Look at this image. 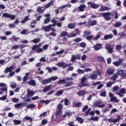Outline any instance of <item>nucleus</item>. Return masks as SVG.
I'll return each mask as SVG.
<instances>
[{
    "mask_svg": "<svg viewBox=\"0 0 126 126\" xmlns=\"http://www.w3.org/2000/svg\"><path fill=\"white\" fill-rule=\"evenodd\" d=\"M40 103H41V104H46V105H48L49 104V103H50V100H44V99H41L40 101Z\"/></svg>",
    "mask_w": 126,
    "mask_h": 126,
    "instance_id": "27",
    "label": "nucleus"
},
{
    "mask_svg": "<svg viewBox=\"0 0 126 126\" xmlns=\"http://www.w3.org/2000/svg\"><path fill=\"white\" fill-rule=\"evenodd\" d=\"M77 72L80 74H82L85 72V71H84V70H82L81 69L78 68L77 70Z\"/></svg>",
    "mask_w": 126,
    "mask_h": 126,
    "instance_id": "49",
    "label": "nucleus"
},
{
    "mask_svg": "<svg viewBox=\"0 0 126 126\" xmlns=\"http://www.w3.org/2000/svg\"><path fill=\"white\" fill-rule=\"evenodd\" d=\"M86 39L88 40V41H91V40L93 39V35H90L86 37Z\"/></svg>",
    "mask_w": 126,
    "mask_h": 126,
    "instance_id": "56",
    "label": "nucleus"
},
{
    "mask_svg": "<svg viewBox=\"0 0 126 126\" xmlns=\"http://www.w3.org/2000/svg\"><path fill=\"white\" fill-rule=\"evenodd\" d=\"M24 120H25L26 121H30V123H32V122H33V119H32V118L29 116H25L24 118Z\"/></svg>",
    "mask_w": 126,
    "mask_h": 126,
    "instance_id": "39",
    "label": "nucleus"
},
{
    "mask_svg": "<svg viewBox=\"0 0 126 126\" xmlns=\"http://www.w3.org/2000/svg\"><path fill=\"white\" fill-rule=\"evenodd\" d=\"M76 121L78 122V123H79V124H81L84 123V120L79 116L76 117Z\"/></svg>",
    "mask_w": 126,
    "mask_h": 126,
    "instance_id": "17",
    "label": "nucleus"
},
{
    "mask_svg": "<svg viewBox=\"0 0 126 126\" xmlns=\"http://www.w3.org/2000/svg\"><path fill=\"white\" fill-rule=\"evenodd\" d=\"M125 73V70H119L117 73V75H120L121 77L123 76V74Z\"/></svg>",
    "mask_w": 126,
    "mask_h": 126,
    "instance_id": "41",
    "label": "nucleus"
},
{
    "mask_svg": "<svg viewBox=\"0 0 126 126\" xmlns=\"http://www.w3.org/2000/svg\"><path fill=\"white\" fill-rule=\"evenodd\" d=\"M116 49L117 51H120L123 49V46L121 45H117L116 46Z\"/></svg>",
    "mask_w": 126,
    "mask_h": 126,
    "instance_id": "52",
    "label": "nucleus"
},
{
    "mask_svg": "<svg viewBox=\"0 0 126 126\" xmlns=\"http://www.w3.org/2000/svg\"><path fill=\"white\" fill-rule=\"evenodd\" d=\"M119 100L117 99V97L113 96V97H111L110 98V102H114V103H118L119 102Z\"/></svg>",
    "mask_w": 126,
    "mask_h": 126,
    "instance_id": "30",
    "label": "nucleus"
},
{
    "mask_svg": "<svg viewBox=\"0 0 126 126\" xmlns=\"http://www.w3.org/2000/svg\"><path fill=\"white\" fill-rule=\"evenodd\" d=\"M97 59L99 62H101L102 63L105 62V60H104V58L103 57L98 56L97 57Z\"/></svg>",
    "mask_w": 126,
    "mask_h": 126,
    "instance_id": "53",
    "label": "nucleus"
},
{
    "mask_svg": "<svg viewBox=\"0 0 126 126\" xmlns=\"http://www.w3.org/2000/svg\"><path fill=\"white\" fill-rule=\"evenodd\" d=\"M86 8V5L83 4L79 6L78 7V11L80 12H82L85 10V9Z\"/></svg>",
    "mask_w": 126,
    "mask_h": 126,
    "instance_id": "11",
    "label": "nucleus"
},
{
    "mask_svg": "<svg viewBox=\"0 0 126 126\" xmlns=\"http://www.w3.org/2000/svg\"><path fill=\"white\" fill-rule=\"evenodd\" d=\"M98 76L96 74H93L89 76V78L90 79H92L93 80H95V79H97Z\"/></svg>",
    "mask_w": 126,
    "mask_h": 126,
    "instance_id": "19",
    "label": "nucleus"
},
{
    "mask_svg": "<svg viewBox=\"0 0 126 126\" xmlns=\"http://www.w3.org/2000/svg\"><path fill=\"white\" fill-rule=\"evenodd\" d=\"M106 49L107 50V51H108V53L109 54L111 53H113V48H112L110 46H106Z\"/></svg>",
    "mask_w": 126,
    "mask_h": 126,
    "instance_id": "37",
    "label": "nucleus"
},
{
    "mask_svg": "<svg viewBox=\"0 0 126 126\" xmlns=\"http://www.w3.org/2000/svg\"><path fill=\"white\" fill-rule=\"evenodd\" d=\"M53 3H54L53 1H50L48 4H47L45 5V8H48V7H50V6H52V5H53Z\"/></svg>",
    "mask_w": 126,
    "mask_h": 126,
    "instance_id": "42",
    "label": "nucleus"
},
{
    "mask_svg": "<svg viewBox=\"0 0 126 126\" xmlns=\"http://www.w3.org/2000/svg\"><path fill=\"white\" fill-rule=\"evenodd\" d=\"M88 5H90L92 8L94 9H96L97 8H99L100 5L98 4H95L94 3L92 2V1H88L87 2Z\"/></svg>",
    "mask_w": 126,
    "mask_h": 126,
    "instance_id": "8",
    "label": "nucleus"
},
{
    "mask_svg": "<svg viewBox=\"0 0 126 126\" xmlns=\"http://www.w3.org/2000/svg\"><path fill=\"white\" fill-rule=\"evenodd\" d=\"M29 85H31L32 86H36V81L34 80H31L28 82Z\"/></svg>",
    "mask_w": 126,
    "mask_h": 126,
    "instance_id": "21",
    "label": "nucleus"
},
{
    "mask_svg": "<svg viewBox=\"0 0 126 126\" xmlns=\"http://www.w3.org/2000/svg\"><path fill=\"white\" fill-rule=\"evenodd\" d=\"M4 92H7V88L4 87L3 88H0V94L2 95Z\"/></svg>",
    "mask_w": 126,
    "mask_h": 126,
    "instance_id": "22",
    "label": "nucleus"
},
{
    "mask_svg": "<svg viewBox=\"0 0 126 126\" xmlns=\"http://www.w3.org/2000/svg\"><path fill=\"white\" fill-rule=\"evenodd\" d=\"M22 106V103H18L14 105L15 108H20Z\"/></svg>",
    "mask_w": 126,
    "mask_h": 126,
    "instance_id": "64",
    "label": "nucleus"
},
{
    "mask_svg": "<svg viewBox=\"0 0 126 126\" xmlns=\"http://www.w3.org/2000/svg\"><path fill=\"white\" fill-rule=\"evenodd\" d=\"M29 20V16H26L24 18V19L22 20L20 23H25V22H27Z\"/></svg>",
    "mask_w": 126,
    "mask_h": 126,
    "instance_id": "33",
    "label": "nucleus"
},
{
    "mask_svg": "<svg viewBox=\"0 0 126 126\" xmlns=\"http://www.w3.org/2000/svg\"><path fill=\"white\" fill-rule=\"evenodd\" d=\"M100 118L99 117H91L90 120L93 121L94 122H98Z\"/></svg>",
    "mask_w": 126,
    "mask_h": 126,
    "instance_id": "34",
    "label": "nucleus"
},
{
    "mask_svg": "<svg viewBox=\"0 0 126 126\" xmlns=\"http://www.w3.org/2000/svg\"><path fill=\"white\" fill-rule=\"evenodd\" d=\"M103 45L101 43H96L94 46H93V48L94 51H99L102 49V46Z\"/></svg>",
    "mask_w": 126,
    "mask_h": 126,
    "instance_id": "9",
    "label": "nucleus"
},
{
    "mask_svg": "<svg viewBox=\"0 0 126 126\" xmlns=\"http://www.w3.org/2000/svg\"><path fill=\"white\" fill-rule=\"evenodd\" d=\"M124 62V60L122 59H120L118 61H116L113 63V64L115 65V66H119V65H121L122 64V63Z\"/></svg>",
    "mask_w": 126,
    "mask_h": 126,
    "instance_id": "10",
    "label": "nucleus"
},
{
    "mask_svg": "<svg viewBox=\"0 0 126 126\" xmlns=\"http://www.w3.org/2000/svg\"><path fill=\"white\" fill-rule=\"evenodd\" d=\"M50 21H51V18H46L44 19V24H48V23H49Z\"/></svg>",
    "mask_w": 126,
    "mask_h": 126,
    "instance_id": "48",
    "label": "nucleus"
},
{
    "mask_svg": "<svg viewBox=\"0 0 126 126\" xmlns=\"http://www.w3.org/2000/svg\"><path fill=\"white\" fill-rule=\"evenodd\" d=\"M32 51H33V52H35V51H37L38 50V45L35 44L33 45L32 48Z\"/></svg>",
    "mask_w": 126,
    "mask_h": 126,
    "instance_id": "46",
    "label": "nucleus"
},
{
    "mask_svg": "<svg viewBox=\"0 0 126 126\" xmlns=\"http://www.w3.org/2000/svg\"><path fill=\"white\" fill-rule=\"evenodd\" d=\"M75 60H76V57L75 55H73L71 58V62H75Z\"/></svg>",
    "mask_w": 126,
    "mask_h": 126,
    "instance_id": "61",
    "label": "nucleus"
},
{
    "mask_svg": "<svg viewBox=\"0 0 126 126\" xmlns=\"http://www.w3.org/2000/svg\"><path fill=\"white\" fill-rule=\"evenodd\" d=\"M65 36H68V33L65 31H63L60 34V37H65Z\"/></svg>",
    "mask_w": 126,
    "mask_h": 126,
    "instance_id": "26",
    "label": "nucleus"
},
{
    "mask_svg": "<svg viewBox=\"0 0 126 126\" xmlns=\"http://www.w3.org/2000/svg\"><path fill=\"white\" fill-rule=\"evenodd\" d=\"M51 89H52V88H51V85L46 86L44 87L42 92L44 93H46V92H49V91H50Z\"/></svg>",
    "mask_w": 126,
    "mask_h": 126,
    "instance_id": "13",
    "label": "nucleus"
},
{
    "mask_svg": "<svg viewBox=\"0 0 126 126\" xmlns=\"http://www.w3.org/2000/svg\"><path fill=\"white\" fill-rule=\"evenodd\" d=\"M64 105H65V106H68V103H69V101L68 100V99L65 98L64 99Z\"/></svg>",
    "mask_w": 126,
    "mask_h": 126,
    "instance_id": "60",
    "label": "nucleus"
},
{
    "mask_svg": "<svg viewBox=\"0 0 126 126\" xmlns=\"http://www.w3.org/2000/svg\"><path fill=\"white\" fill-rule=\"evenodd\" d=\"M77 94L79 96H84L85 95V91L82 90L77 93Z\"/></svg>",
    "mask_w": 126,
    "mask_h": 126,
    "instance_id": "20",
    "label": "nucleus"
},
{
    "mask_svg": "<svg viewBox=\"0 0 126 126\" xmlns=\"http://www.w3.org/2000/svg\"><path fill=\"white\" fill-rule=\"evenodd\" d=\"M87 79L85 77H83L81 80V83L78 84L79 87L80 88H82V87H86V86H89V82H86Z\"/></svg>",
    "mask_w": 126,
    "mask_h": 126,
    "instance_id": "3",
    "label": "nucleus"
},
{
    "mask_svg": "<svg viewBox=\"0 0 126 126\" xmlns=\"http://www.w3.org/2000/svg\"><path fill=\"white\" fill-rule=\"evenodd\" d=\"M122 26V22H117L114 25V27H121Z\"/></svg>",
    "mask_w": 126,
    "mask_h": 126,
    "instance_id": "45",
    "label": "nucleus"
},
{
    "mask_svg": "<svg viewBox=\"0 0 126 126\" xmlns=\"http://www.w3.org/2000/svg\"><path fill=\"white\" fill-rule=\"evenodd\" d=\"M97 20H91L88 21V24L86 25L87 27H90L91 26H95L97 25Z\"/></svg>",
    "mask_w": 126,
    "mask_h": 126,
    "instance_id": "6",
    "label": "nucleus"
},
{
    "mask_svg": "<svg viewBox=\"0 0 126 126\" xmlns=\"http://www.w3.org/2000/svg\"><path fill=\"white\" fill-rule=\"evenodd\" d=\"M114 37V35L113 34H106L104 36V40H108V39H112Z\"/></svg>",
    "mask_w": 126,
    "mask_h": 126,
    "instance_id": "18",
    "label": "nucleus"
},
{
    "mask_svg": "<svg viewBox=\"0 0 126 126\" xmlns=\"http://www.w3.org/2000/svg\"><path fill=\"white\" fill-rule=\"evenodd\" d=\"M120 89V87L118 86H116L114 87L112 89L113 91H118Z\"/></svg>",
    "mask_w": 126,
    "mask_h": 126,
    "instance_id": "62",
    "label": "nucleus"
},
{
    "mask_svg": "<svg viewBox=\"0 0 126 126\" xmlns=\"http://www.w3.org/2000/svg\"><path fill=\"white\" fill-rule=\"evenodd\" d=\"M63 91L62 90H59L57 92L56 96H60V95H63Z\"/></svg>",
    "mask_w": 126,
    "mask_h": 126,
    "instance_id": "44",
    "label": "nucleus"
},
{
    "mask_svg": "<svg viewBox=\"0 0 126 126\" xmlns=\"http://www.w3.org/2000/svg\"><path fill=\"white\" fill-rule=\"evenodd\" d=\"M73 80V78H67L65 79L60 80L58 83L59 84H65V87H69V86H71V85H73V82H71Z\"/></svg>",
    "mask_w": 126,
    "mask_h": 126,
    "instance_id": "1",
    "label": "nucleus"
},
{
    "mask_svg": "<svg viewBox=\"0 0 126 126\" xmlns=\"http://www.w3.org/2000/svg\"><path fill=\"white\" fill-rule=\"evenodd\" d=\"M67 27L69 29H74V28H75V25L73 23H70L68 24Z\"/></svg>",
    "mask_w": 126,
    "mask_h": 126,
    "instance_id": "24",
    "label": "nucleus"
},
{
    "mask_svg": "<svg viewBox=\"0 0 126 126\" xmlns=\"http://www.w3.org/2000/svg\"><path fill=\"white\" fill-rule=\"evenodd\" d=\"M49 79L50 80V82H52V81H54V80H57V79H58V77L57 76H52L49 78Z\"/></svg>",
    "mask_w": 126,
    "mask_h": 126,
    "instance_id": "47",
    "label": "nucleus"
},
{
    "mask_svg": "<svg viewBox=\"0 0 126 126\" xmlns=\"http://www.w3.org/2000/svg\"><path fill=\"white\" fill-rule=\"evenodd\" d=\"M114 69H109L107 70V74H109L110 75H112V74H114Z\"/></svg>",
    "mask_w": 126,
    "mask_h": 126,
    "instance_id": "38",
    "label": "nucleus"
},
{
    "mask_svg": "<svg viewBox=\"0 0 126 126\" xmlns=\"http://www.w3.org/2000/svg\"><path fill=\"white\" fill-rule=\"evenodd\" d=\"M113 13H114V18L115 19H118V18H119V14L118 13V12L115 11H114Z\"/></svg>",
    "mask_w": 126,
    "mask_h": 126,
    "instance_id": "54",
    "label": "nucleus"
},
{
    "mask_svg": "<svg viewBox=\"0 0 126 126\" xmlns=\"http://www.w3.org/2000/svg\"><path fill=\"white\" fill-rule=\"evenodd\" d=\"M126 89L125 88H123L120 90V92H119V93H121L122 94H126Z\"/></svg>",
    "mask_w": 126,
    "mask_h": 126,
    "instance_id": "63",
    "label": "nucleus"
},
{
    "mask_svg": "<svg viewBox=\"0 0 126 126\" xmlns=\"http://www.w3.org/2000/svg\"><path fill=\"white\" fill-rule=\"evenodd\" d=\"M51 21L53 24H50V25L53 27H55V26L57 25V23L58 22V20H55V19H52Z\"/></svg>",
    "mask_w": 126,
    "mask_h": 126,
    "instance_id": "28",
    "label": "nucleus"
},
{
    "mask_svg": "<svg viewBox=\"0 0 126 126\" xmlns=\"http://www.w3.org/2000/svg\"><path fill=\"white\" fill-rule=\"evenodd\" d=\"M12 39H13V41H14V42H17V40H20V38L19 37H16V36H14V35H13V36H12V38H10V40H11L12 43H13V42H14V41L12 40Z\"/></svg>",
    "mask_w": 126,
    "mask_h": 126,
    "instance_id": "25",
    "label": "nucleus"
},
{
    "mask_svg": "<svg viewBox=\"0 0 126 126\" xmlns=\"http://www.w3.org/2000/svg\"><path fill=\"white\" fill-rule=\"evenodd\" d=\"M41 46H42V43H39L37 45L38 49L36 51V53H37V54H39V53H42V52H43V48H40V47H41Z\"/></svg>",
    "mask_w": 126,
    "mask_h": 126,
    "instance_id": "16",
    "label": "nucleus"
},
{
    "mask_svg": "<svg viewBox=\"0 0 126 126\" xmlns=\"http://www.w3.org/2000/svg\"><path fill=\"white\" fill-rule=\"evenodd\" d=\"M63 106L62 103H59L57 106V109L55 113V116H60L63 113Z\"/></svg>",
    "mask_w": 126,
    "mask_h": 126,
    "instance_id": "4",
    "label": "nucleus"
},
{
    "mask_svg": "<svg viewBox=\"0 0 126 126\" xmlns=\"http://www.w3.org/2000/svg\"><path fill=\"white\" fill-rule=\"evenodd\" d=\"M3 17H6V18H10L11 20L15 19V15H11V14H8L7 13H3L2 14Z\"/></svg>",
    "mask_w": 126,
    "mask_h": 126,
    "instance_id": "7",
    "label": "nucleus"
},
{
    "mask_svg": "<svg viewBox=\"0 0 126 126\" xmlns=\"http://www.w3.org/2000/svg\"><path fill=\"white\" fill-rule=\"evenodd\" d=\"M121 121V116L118 115L117 119H114L113 120V123L116 124V123H118V122Z\"/></svg>",
    "mask_w": 126,
    "mask_h": 126,
    "instance_id": "29",
    "label": "nucleus"
},
{
    "mask_svg": "<svg viewBox=\"0 0 126 126\" xmlns=\"http://www.w3.org/2000/svg\"><path fill=\"white\" fill-rule=\"evenodd\" d=\"M34 94H35V92L34 91L30 90V91L28 92V93L27 94V98H30V97H32V96H34Z\"/></svg>",
    "mask_w": 126,
    "mask_h": 126,
    "instance_id": "14",
    "label": "nucleus"
},
{
    "mask_svg": "<svg viewBox=\"0 0 126 126\" xmlns=\"http://www.w3.org/2000/svg\"><path fill=\"white\" fill-rule=\"evenodd\" d=\"M107 94V92L106 91H104L101 92L100 94V96H101L102 97H106V94Z\"/></svg>",
    "mask_w": 126,
    "mask_h": 126,
    "instance_id": "58",
    "label": "nucleus"
},
{
    "mask_svg": "<svg viewBox=\"0 0 126 126\" xmlns=\"http://www.w3.org/2000/svg\"><path fill=\"white\" fill-rule=\"evenodd\" d=\"M14 66L13 65H11L9 67H6L5 69V73H7V72H11L13 70Z\"/></svg>",
    "mask_w": 126,
    "mask_h": 126,
    "instance_id": "12",
    "label": "nucleus"
},
{
    "mask_svg": "<svg viewBox=\"0 0 126 126\" xmlns=\"http://www.w3.org/2000/svg\"><path fill=\"white\" fill-rule=\"evenodd\" d=\"M76 35H77L76 33L71 32V33H70L68 34L67 37L68 38H71L72 37H76Z\"/></svg>",
    "mask_w": 126,
    "mask_h": 126,
    "instance_id": "40",
    "label": "nucleus"
},
{
    "mask_svg": "<svg viewBox=\"0 0 126 126\" xmlns=\"http://www.w3.org/2000/svg\"><path fill=\"white\" fill-rule=\"evenodd\" d=\"M12 101L13 102V103H17V102L19 101V99L16 97H13L12 98Z\"/></svg>",
    "mask_w": 126,
    "mask_h": 126,
    "instance_id": "57",
    "label": "nucleus"
},
{
    "mask_svg": "<svg viewBox=\"0 0 126 126\" xmlns=\"http://www.w3.org/2000/svg\"><path fill=\"white\" fill-rule=\"evenodd\" d=\"M44 9H42V7L38 6L36 9L37 12L38 13H43L44 12Z\"/></svg>",
    "mask_w": 126,
    "mask_h": 126,
    "instance_id": "32",
    "label": "nucleus"
},
{
    "mask_svg": "<svg viewBox=\"0 0 126 126\" xmlns=\"http://www.w3.org/2000/svg\"><path fill=\"white\" fill-rule=\"evenodd\" d=\"M51 27H53L51 25H49L47 26H44L43 28V30L45 31V32H49V31H51Z\"/></svg>",
    "mask_w": 126,
    "mask_h": 126,
    "instance_id": "15",
    "label": "nucleus"
},
{
    "mask_svg": "<svg viewBox=\"0 0 126 126\" xmlns=\"http://www.w3.org/2000/svg\"><path fill=\"white\" fill-rule=\"evenodd\" d=\"M101 105V102L99 101H96L94 102V106L99 108V106Z\"/></svg>",
    "mask_w": 126,
    "mask_h": 126,
    "instance_id": "50",
    "label": "nucleus"
},
{
    "mask_svg": "<svg viewBox=\"0 0 126 126\" xmlns=\"http://www.w3.org/2000/svg\"><path fill=\"white\" fill-rule=\"evenodd\" d=\"M13 122L15 125H20V124H21V121L20 120H17L14 119L13 120Z\"/></svg>",
    "mask_w": 126,
    "mask_h": 126,
    "instance_id": "43",
    "label": "nucleus"
},
{
    "mask_svg": "<svg viewBox=\"0 0 126 126\" xmlns=\"http://www.w3.org/2000/svg\"><path fill=\"white\" fill-rule=\"evenodd\" d=\"M58 66H60L63 68H65V67H68V69L70 71H72L73 69V67L70 66L71 65V63H65L64 62H60L57 63Z\"/></svg>",
    "mask_w": 126,
    "mask_h": 126,
    "instance_id": "2",
    "label": "nucleus"
},
{
    "mask_svg": "<svg viewBox=\"0 0 126 126\" xmlns=\"http://www.w3.org/2000/svg\"><path fill=\"white\" fill-rule=\"evenodd\" d=\"M48 83H51V80L49 78L42 81V84H43V85H46V84H48Z\"/></svg>",
    "mask_w": 126,
    "mask_h": 126,
    "instance_id": "35",
    "label": "nucleus"
},
{
    "mask_svg": "<svg viewBox=\"0 0 126 126\" xmlns=\"http://www.w3.org/2000/svg\"><path fill=\"white\" fill-rule=\"evenodd\" d=\"M35 107H36V105H35L33 103H31L30 104H28L27 105V109H31L32 110H33V109H34V108H35Z\"/></svg>",
    "mask_w": 126,
    "mask_h": 126,
    "instance_id": "23",
    "label": "nucleus"
},
{
    "mask_svg": "<svg viewBox=\"0 0 126 126\" xmlns=\"http://www.w3.org/2000/svg\"><path fill=\"white\" fill-rule=\"evenodd\" d=\"M88 108H89L88 107V105H85L84 108L82 109V112H86V111H87Z\"/></svg>",
    "mask_w": 126,
    "mask_h": 126,
    "instance_id": "59",
    "label": "nucleus"
},
{
    "mask_svg": "<svg viewBox=\"0 0 126 126\" xmlns=\"http://www.w3.org/2000/svg\"><path fill=\"white\" fill-rule=\"evenodd\" d=\"M100 10L101 11H106V10H109V8L107 6H102L100 8Z\"/></svg>",
    "mask_w": 126,
    "mask_h": 126,
    "instance_id": "36",
    "label": "nucleus"
},
{
    "mask_svg": "<svg viewBox=\"0 0 126 126\" xmlns=\"http://www.w3.org/2000/svg\"><path fill=\"white\" fill-rule=\"evenodd\" d=\"M100 14L103 16V18H104V19L105 20H106V21H109V20H111V19H112V17H111V16H110V15H113V12H112L111 13L110 12H105V13H100Z\"/></svg>",
    "mask_w": 126,
    "mask_h": 126,
    "instance_id": "5",
    "label": "nucleus"
},
{
    "mask_svg": "<svg viewBox=\"0 0 126 126\" xmlns=\"http://www.w3.org/2000/svg\"><path fill=\"white\" fill-rule=\"evenodd\" d=\"M40 41H41V38H35L33 40H32V42L33 43V44H38V43H39Z\"/></svg>",
    "mask_w": 126,
    "mask_h": 126,
    "instance_id": "31",
    "label": "nucleus"
},
{
    "mask_svg": "<svg viewBox=\"0 0 126 126\" xmlns=\"http://www.w3.org/2000/svg\"><path fill=\"white\" fill-rule=\"evenodd\" d=\"M101 37V33L100 32H98L96 36L94 38V40H98L99 38Z\"/></svg>",
    "mask_w": 126,
    "mask_h": 126,
    "instance_id": "51",
    "label": "nucleus"
},
{
    "mask_svg": "<svg viewBox=\"0 0 126 126\" xmlns=\"http://www.w3.org/2000/svg\"><path fill=\"white\" fill-rule=\"evenodd\" d=\"M117 78H118V75L117 74H115L114 75L112 76L111 79H112L113 81H115V80H117Z\"/></svg>",
    "mask_w": 126,
    "mask_h": 126,
    "instance_id": "55",
    "label": "nucleus"
}]
</instances>
